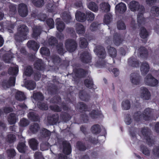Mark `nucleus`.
I'll return each instance as SVG.
<instances>
[{
	"label": "nucleus",
	"mask_w": 159,
	"mask_h": 159,
	"mask_svg": "<svg viewBox=\"0 0 159 159\" xmlns=\"http://www.w3.org/2000/svg\"><path fill=\"white\" fill-rule=\"evenodd\" d=\"M128 64L132 67H137L139 66V61L134 57H131L128 59Z\"/></svg>",
	"instance_id": "c85d7f7f"
},
{
	"label": "nucleus",
	"mask_w": 159,
	"mask_h": 159,
	"mask_svg": "<svg viewBox=\"0 0 159 159\" xmlns=\"http://www.w3.org/2000/svg\"><path fill=\"white\" fill-rule=\"evenodd\" d=\"M33 97V98L36 101H43L44 98L43 94L40 92L34 93Z\"/></svg>",
	"instance_id": "e433bc0d"
},
{
	"label": "nucleus",
	"mask_w": 159,
	"mask_h": 159,
	"mask_svg": "<svg viewBox=\"0 0 159 159\" xmlns=\"http://www.w3.org/2000/svg\"><path fill=\"white\" fill-rule=\"evenodd\" d=\"M75 17L76 20L80 22H84L86 20V14L80 11H77Z\"/></svg>",
	"instance_id": "393cba45"
},
{
	"label": "nucleus",
	"mask_w": 159,
	"mask_h": 159,
	"mask_svg": "<svg viewBox=\"0 0 159 159\" xmlns=\"http://www.w3.org/2000/svg\"><path fill=\"white\" fill-rule=\"evenodd\" d=\"M74 72L76 77L82 78L85 77L87 74V71L83 68H75L74 69Z\"/></svg>",
	"instance_id": "9b49d317"
},
{
	"label": "nucleus",
	"mask_w": 159,
	"mask_h": 159,
	"mask_svg": "<svg viewBox=\"0 0 159 159\" xmlns=\"http://www.w3.org/2000/svg\"><path fill=\"white\" fill-rule=\"evenodd\" d=\"M37 105L38 107L41 110L46 111L48 109V106L46 102H38Z\"/></svg>",
	"instance_id": "3c124183"
},
{
	"label": "nucleus",
	"mask_w": 159,
	"mask_h": 159,
	"mask_svg": "<svg viewBox=\"0 0 159 159\" xmlns=\"http://www.w3.org/2000/svg\"><path fill=\"white\" fill-rule=\"evenodd\" d=\"M61 99L59 96H55L50 100V102L52 103L59 104V103L61 101Z\"/></svg>",
	"instance_id": "0e129e2a"
},
{
	"label": "nucleus",
	"mask_w": 159,
	"mask_h": 159,
	"mask_svg": "<svg viewBox=\"0 0 159 159\" xmlns=\"http://www.w3.org/2000/svg\"><path fill=\"white\" fill-rule=\"evenodd\" d=\"M112 20V16L110 13L106 14L104 16L103 22L106 25L109 24Z\"/></svg>",
	"instance_id": "c03bdc74"
},
{
	"label": "nucleus",
	"mask_w": 159,
	"mask_h": 159,
	"mask_svg": "<svg viewBox=\"0 0 159 159\" xmlns=\"http://www.w3.org/2000/svg\"><path fill=\"white\" fill-rule=\"evenodd\" d=\"M129 8L132 11H139L143 12L145 11L144 6L142 5H140L138 2L134 0L130 2Z\"/></svg>",
	"instance_id": "20e7f679"
},
{
	"label": "nucleus",
	"mask_w": 159,
	"mask_h": 159,
	"mask_svg": "<svg viewBox=\"0 0 159 159\" xmlns=\"http://www.w3.org/2000/svg\"><path fill=\"white\" fill-rule=\"evenodd\" d=\"M29 129L33 134H35L37 132L39 129V126L38 123H34L30 125Z\"/></svg>",
	"instance_id": "a19ab883"
},
{
	"label": "nucleus",
	"mask_w": 159,
	"mask_h": 159,
	"mask_svg": "<svg viewBox=\"0 0 159 159\" xmlns=\"http://www.w3.org/2000/svg\"><path fill=\"white\" fill-rule=\"evenodd\" d=\"M131 105L130 101L128 100H126L122 101L121 103V107L122 109L124 110H127L130 108Z\"/></svg>",
	"instance_id": "37998d69"
},
{
	"label": "nucleus",
	"mask_w": 159,
	"mask_h": 159,
	"mask_svg": "<svg viewBox=\"0 0 159 159\" xmlns=\"http://www.w3.org/2000/svg\"><path fill=\"white\" fill-rule=\"evenodd\" d=\"M62 144L63 146L62 152L66 155H69L71 152V145L69 142L66 140L63 141Z\"/></svg>",
	"instance_id": "1a4fd4ad"
},
{
	"label": "nucleus",
	"mask_w": 159,
	"mask_h": 159,
	"mask_svg": "<svg viewBox=\"0 0 159 159\" xmlns=\"http://www.w3.org/2000/svg\"><path fill=\"white\" fill-rule=\"evenodd\" d=\"M29 33L28 27L24 24H21L18 26L17 32L14 35L15 40L18 42H22L26 39Z\"/></svg>",
	"instance_id": "f257e3e1"
},
{
	"label": "nucleus",
	"mask_w": 159,
	"mask_h": 159,
	"mask_svg": "<svg viewBox=\"0 0 159 159\" xmlns=\"http://www.w3.org/2000/svg\"><path fill=\"white\" fill-rule=\"evenodd\" d=\"M58 19L60 20V18L57 19L56 23V28L57 30L60 32H62L65 28V25L64 23L62 21H57Z\"/></svg>",
	"instance_id": "f704fd0d"
},
{
	"label": "nucleus",
	"mask_w": 159,
	"mask_h": 159,
	"mask_svg": "<svg viewBox=\"0 0 159 159\" xmlns=\"http://www.w3.org/2000/svg\"><path fill=\"white\" fill-rule=\"evenodd\" d=\"M33 5L36 7H42L44 5V0H32Z\"/></svg>",
	"instance_id": "6e6d98bb"
},
{
	"label": "nucleus",
	"mask_w": 159,
	"mask_h": 159,
	"mask_svg": "<svg viewBox=\"0 0 159 159\" xmlns=\"http://www.w3.org/2000/svg\"><path fill=\"white\" fill-rule=\"evenodd\" d=\"M84 84L86 87L89 89H95L97 88L91 78L89 77L85 79L84 80Z\"/></svg>",
	"instance_id": "2eb2a0df"
},
{
	"label": "nucleus",
	"mask_w": 159,
	"mask_h": 159,
	"mask_svg": "<svg viewBox=\"0 0 159 159\" xmlns=\"http://www.w3.org/2000/svg\"><path fill=\"white\" fill-rule=\"evenodd\" d=\"M7 120L10 125L14 124L16 121V114L11 113L10 114L7 118Z\"/></svg>",
	"instance_id": "c9c22d12"
},
{
	"label": "nucleus",
	"mask_w": 159,
	"mask_h": 159,
	"mask_svg": "<svg viewBox=\"0 0 159 159\" xmlns=\"http://www.w3.org/2000/svg\"><path fill=\"white\" fill-rule=\"evenodd\" d=\"M15 97L16 100L20 101H23L26 98L24 93L20 91L16 92Z\"/></svg>",
	"instance_id": "58836bf2"
},
{
	"label": "nucleus",
	"mask_w": 159,
	"mask_h": 159,
	"mask_svg": "<svg viewBox=\"0 0 159 159\" xmlns=\"http://www.w3.org/2000/svg\"><path fill=\"white\" fill-rule=\"evenodd\" d=\"M40 52L41 55L46 56H48L50 55V51L46 47H42L40 49Z\"/></svg>",
	"instance_id": "603ef678"
},
{
	"label": "nucleus",
	"mask_w": 159,
	"mask_h": 159,
	"mask_svg": "<svg viewBox=\"0 0 159 159\" xmlns=\"http://www.w3.org/2000/svg\"><path fill=\"white\" fill-rule=\"evenodd\" d=\"M149 35V33L146 29L143 26L141 27L140 29L139 35L143 39L147 38Z\"/></svg>",
	"instance_id": "7c9ffc66"
},
{
	"label": "nucleus",
	"mask_w": 159,
	"mask_h": 159,
	"mask_svg": "<svg viewBox=\"0 0 159 159\" xmlns=\"http://www.w3.org/2000/svg\"><path fill=\"white\" fill-rule=\"evenodd\" d=\"M47 8L49 12L54 13L57 12V7L52 3H48Z\"/></svg>",
	"instance_id": "8fccbe9b"
},
{
	"label": "nucleus",
	"mask_w": 159,
	"mask_h": 159,
	"mask_svg": "<svg viewBox=\"0 0 159 159\" xmlns=\"http://www.w3.org/2000/svg\"><path fill=\"white\" fill-rule=\"evenodd\" d=\"M42 30V29L40 26H35L33 29L32 37L35 39H37L41 34Z\"/></svg>",
	"instance_id": "4be33fe9"
},
{
	"label": "nucleus",
	"mask_w": 159,
	"mask_h": 159,
	"mask_svg": "<svg viewBox=\"0 0 159 159\" xmlns=\"http://www.w3.org/2000/svg\"><path fill=\"white\" fill-rule=\"evenodd\" d=\"M143 114L140 111L135 112L133 115V118L135 121L137 122L140 121L142 120Z\"/></svg>",
	"instance_id": "a18cd8bd"
},
{
	"label": "nucleus",
	"mask_w": 159,
	"mask_h": 159,
	"mask_svg": "<svg viewBox=\"0 0 159 159\" xmlns=\"http://www.w3.org/2000/svg\"><path fill=\"white\" fill-rule=\"evenodd\" d=\"M140 70L142 74L143 75H145L149 71V65L146 61L143 62L140 66Z\"/></svg>",
	"instance_id": "f3484780"
},
{
	"label": "nucleus",
	"mask_w": 159,
	"mask_h": 159,
	"mask_svg": "<svg viewBox=\"0 0 159 159\" xmlns=\"http://www.w3.org/2000/svg\"><path fill=\"white\" fill-rule=\"evenodd\" d=\"M17 9L18 13L21 16L24 17L28 15L27 6L25 4L21 3L19 4Z\"/></svg>",
	"instance_id": "0eeeda50"
},
{
	"label": "nucleus",
	"mask_w": 159,
	"mask_h": 159,
	"mask_svg": "<svg viewBox=\"0 0 159 159\" xmlns=\"http://www.w3.org/2000/svg\"><path fill=\"white\" fill-rule=\"evenodd\" d=\"M34 68L40 71H43L45 69L44 64L41 59L36 61L34 64Z\"/></svg>",
	"instance_id": "6ab92c4d"
},
{
	"label": "nucleus",
	"mask_w": 159,
	"mask_h": 159,
	"mask_svg": "<svg viewBox=\"0 0 159 159\" xmlns=\"http://www.w3.org/2000/svg\"><path fill=\"white\" fill-rule=\"evenodd\" d=\"M19 71L18 68L16 67H10L8 69V74L12 75H16Z\"/></svg>",
	"instance_id": "4d7b16f0"
},
{
	"label": "nucleus",
	"mask_w": 159,
	"mask_h": 159,
	"mask_svg": "<svg viewBox=\"0 0 159 159\" xmlns=\"http://www.w3.org/2000/svg\"><path fill=\"white\" fill-rule=\"evenodd\" d=\"M86 19L88 20L92 21L94 18V14L90 11L86 12Z\"/></svg>",
	"instance_id": "69168bd1"
},
{
	"label": "nucleus",
	"mask_w": 159,
	"mask_h": 159,
	"mask_svg": "<svg viewBox=\"0 0 159 159\" xmlns=\"http://www.w3.org/2000/svg\"><path fill=\"white\" fill-rule=\"evenodd\" d=\"M59 116L57 113L48 115L47 117L48 123L50 125L57 124L59 120Z\"/></svg>",
	"instance_id": "6e6552de"
},
{
	"label": "nucleus",
	"mask_w": 159,
	"mask_h": 159,
	"mask_svg": "<svg viewBox=\"0 0 159 159\" xmlns=\"http://www.w3.org/2000/svg\"><path fill=\"white\" fill-rule=\"evenodd\" d=\"M102 114L101 111L93 110L89 114L90 117L93 119H97L100 117Z\"/></svg>",
	"instance_id": "c756f323"
},
{
	"label": "nucleus",
	"mask_w": 159,
	"mask_h": 159,
	"mask_svg": "<svg viewBox=\"0 0 159 159\" xmlns=\"http://www.w3.org/2000/svg\"><path fill=\"white\" fill-rule=\"evenodd\" d=\"M88 8L92 11L96 12L98 10V7L95 2H90L87 5Z\"/></svg>",
	"instance_id": "ea45409f"
},
{
	"label": "nucleus",
	"mask_w": 159,
	"mask_h": 159,
	"mask_svg": "<svg viewBox=\"0 0 159 159\" xmlns=\"http://www.w3.org/2000/svg\"><path fill=\"white\" fill-rule=\"evenodd\" d=\"M98 57L102 59L97 61L98 64L101 67H104L106 65V62L103 60L106 56V52L104 47L101 46H98L94 50Z\"/></svg>",
	"instance_id": "f03ea898"
},
{
	"label": "nucleus",
	"mask_w": 159,
	"mask_h": 159,
	"mask_svg": "<svg viewBox=\"0 0 159 159\" xmlns=\"http://www.w3.org/2000/svg\"><path fill=\"white\" fill-rule=\"evenodd\" d=\"M28 48L31 50L36 52L39 48V45L36 41L33 40H30L27 43Z\"/></svg>",
	"instance_id": "4468645a"
},
{
	"label": "nucleus",
	"mask_w": 159,
	"mask_h": 159,
	"mask_svg": "<svg viewBox=\"0 0 159 159\" xmlns=\"http://www.w3.org/2000/svg\"><path fill=\"white\" fill-rule=\"evenodd\" d=\"M80 46L81 48H86L88 44V42L84 37H80Z\"/></svg>",
	"instance_id": "13d9d810"
},
{
	"label": "nucleus",
	"mask_w": 159,
	"mask_h": 159,
	"mask_svg": "<svg viewBox=\"0 0 159 159\" xmlns=\"http://www.w3.org/2000/svg\"><path fill=\"white\" fill-rule=\"evenodd\" d=\"M115 9L120 13L122 14L126 11L127 7L125 4L121 2L116 6Z\"/></svg>",
	"instance_id": "a878e982"
},
{
	"label": "nucleus",
	"mask_w": 159,
	"mask_h": 159,
	"mask_svg": "<svg viewBox=\"0 0 159 159\" xmlns=\"http://www.w3.org/2000/svg\"><path fill=\"white\" fill-rule=\"evenodd\" d=\"M140 151L145 155L148 156L150 154V151L148 148L144 145H141L140 146Z\"/></svg>",
	"instance_id": "bf43d9fd"
},
{
	"label": "nucleus",
	"mask_w": 159,
	"mask_h": 159,
	"mask_svg": "<svg viewBox=\"0 0 159 159\" xmlns=\"http://www.w3.org/2000/svg\"><path fill=\"white\" fill-rule=\"evenodd\" d=\"M29 143L31 148L33 150H36L38 148L39 143L38 141L34 138L30 139Z\"/></svg>",
	"instance_id": "cd10ccee"
},
{
	"label": "nucleus",
	"mask_w": 159,
	"mask_h": 159,
	"mask_svg": "<svg viewBox=\"0 0 159 159\" xmlns=\"http://www.w3.org/2000/svg\"><path fill=\"white\" fill-rule=\"evenodd\" d=\"M76 107L79 111L81 113L85 112L88 109L87 105L83 102H78L77 104Z\"/></svg>",
	"instance_id": "aec40b11"
},
{
	"label": "nucleus",
	"mask_w": 159,
	"mask_h": 159,
	"mask_svg": "<svg viewBox=\"0 0 159 159\" xmlns=\"http://www.w3.org/2000/svg\"><path fill=\"white\" fill-rule=\"evenodd\" d=\"M28 117L29 120L33 121H37L39 119L38 114L33 111L29 112L27 115Z\"/></svg>",
	"instance_id": "473e14b6"
},
{
	"label": "nucleus",
	"mask_w": 159,
	"mask_h": 159,
	"mask_svg": "<svg viewBox=\"0 0 159 159\" xmlns=\"http://www.w3.org/2000/svg\"><path fill=\"white\" fill-rule=\"evenodd\" d=\"M25 87L30 90H33L36 87L35 82L32 80H27L25 83Z\"/></svg>",
	"instance_id": "72a5a7b5"
},
{
	"label": "nucleus",
	"mask_w": 159,
	"mask_h": 159,
	"mask_svg": "<svg viewBox=\"0 0 159 159\" xmlns=\"http://www.w3.org/2000/svg\"><path fill=\"white\" fill-rule=\"evenodd\" d=\"M138 53L140 57L144 59H147L148 56V52L145 47L142 46L138 49Z\"/></svg>",
	"instance_id": "a211bd4d"
},
{
	"label": "nucleus",
	"mask_w": 159,
	"mask_h": 159,
	"mask_svg": "<svg viewBox=\"0 0 159 159\" xmlns=\"http://www.w3.org/2000/svg\"><path fill=\"white\" fill-rule=\"evenodd\" d=\"M48 42L49 44L51 46H54L58 43L57 40L55 37H53L50 38L48 39Z\"/></svg>",
	"instance_id": "e2e57ef3"
},
{
	"label": "nucleus",
	"mask_w": 159,
	"mask_h": 159,
	"mask_svg": "<svg viewBox=\"0 0 159 159\" xmlns=\"http://www.w3.org/2000/svg\"><path fill=\"white\" fill-rule=\"evenodd\" d=\"M79 96L81 100L85 102L88 101L90 98V95L84 90L80 91Z\"/></svg>",
	"instance_id": "412c9836"
},
{
	"label": "nucleus",
	"mask_w": 159,
	"mask_h": 159,
	"mask_svg": "<svg viewBox=\"0 0 159 159\" xmlns=\"http://www.w3.org/2000/svg\"><path fill=\"white\" fill-rule=\"evenodd\" d=\"M85 140L93 144H97L98 143V141L95 138H93L92 136L89 135L85 138Z\"/></svg>",
	"instance_id": "338daca9"
},
{
	"label": "nucleus",
	"mask_w": 159,
	"mask_h": 159,
	"mask_svg": "<svg viewBox=\"0 0 159 159\" xmlns=\"http://www.w3.org/2000/svg\"><path fill=\"white\" fill-rule=\"evenodd\" d=\"M92 57L90 54L87 51H84L80 56L81 61L84 63H88L90 62Z\"/></svg>",
	"instance_id": "9d476101"
},
{
	"label": "nucleus",
	"mask_w": 159,
	"mask_h": 159,
	"mask_svg": "<svg viewBox=\"0 0 159 159\" xmlns=\"http://www.w3.org/2000/svg\"><path fill=\"white\" fill-rule=\"evenodd\" d=\"M33 70L31 66H28L25 68L24 74L25 75L30 76L33 73Z\"/></svg>",
	"instance_id": "5fc2aeb1"
},
{
	"label": "nucleus",
	"mask_w": 159,
	"mask_h": 159,
	"mask_svg": "<svg viewBox=\"0 0 159 159\" xmlns=\"http://www.w3.org/2000/svg\"><path fill=\"white\" fill-rule=\"evenodd\" d=\"M7 153L8 157L13 158L16 155V152L13 149H10L7 151Z\"/></svg>",
	"instance_id": "774afa93"
},
{
	"label": "nucleus",
	"mask_w": 159,
	"mask_h": 159,
	"mask_svg": "<svg viewBox=\"0 0 159 159\" xmlns=\"http://www.w3.org/2000/svg\"><path fill=\"white\" fill-rule=\"evenodd\" d=\"M152 111L151 109L148 108H146L143 113V118L146 121L149 120L151 119Z\"/></svg>",
	"instance_id": "5701e85b"
},
{
	"label": "nucleus",
	"mask_w": 159,
	"mask_h": 159,
	"mask_svg": "<svg viewBox=\"0 0 159 159\" xmlns=\"http://www.w3.org/2000/svg\"><path fill=\"white\" fill-rule=\"evenodd\" d=\"M151 13L153 16H159V7L157 6L152 7L151 9Z\"/></svg>",
	"instance_id": "09e8293b"
},
{
	"label": "nucleus",
	"mask_w": 159,
	"mask_h": 159,
	"mask_svg": "<svg viewBox=\"0 0 159 159\" xmlns=\"http://www.w3.org/2000/svg\"><path fill=\"white\" fill-rule=\"evenodd\" d=\"M90 131L93 134L98 135L101 132V126L98 124H94L91 127Z\"/></svg>",
	"instance_id": "b1692460"
},
{
	"label": "nucleus",
	"mask_w": 159,
	"mask_h": 159,
	"mask_svg": "<svg viewBox=\"0 0 159 159\" xmlns=\"http://www.w3.org/2000/svg\"><path fill=\"white\" fill-rule=\"evenodd\" d=\"M108 52L110 56L112 57H115L117 55V51L116 49L114 47L111 46H108L107 47Z\"/></svg>",
	"instance_id": "49530a36"
},
{
	"label": "nucleus",
	"mask_w": 159,
	"mask_h": 159,
	"mask_svg": "<svg viewBox=\"0 0 159 159\" xmlns=\"http://www.w3.org/2000/svg\"><path fill=\"white\" fill-rule=\"evenodd\" d=\"M144 81L146 85L152 87L156 86L158 83V81L151 74L147 75L144 78Z\"/></svg>",
	"instance_id": "39448f33"
},
{
	"label": "nucleus",
	"mask_w": 159,
	"mask_h": 159,
	"mask_svg": "<svg viewBox=\"0 0 159 159\" xmlns=\"http://www.w3.org/2000/svg\"><path fill=\"white\" fill-rule=\"evenodd\" d=\"M141 96L143 99L149 100L151 97V94L148 89L144 87H142L140 89Z\"/></svg>",
	"instance_id": "ddd939ff"
},
{
	"label": "nucleus",
	"mask_w": 159,
	"mask_h": 159,
	"mask_svg": "<svg viewBox=\"0 0 159 159\" xmlns=\"http://www.w3.org/2000/svg\"><path fill=\"white\" fill-rule=\"evenodd\" d=\"M117 26L119 30H124L126 29L125 23L122 20H119L117 21Z\"/></svg>",
	"instance_id": "052dcab7"
},
{
	"label": "nucleus",
	"mask_w": 159,
	"mask_h": 159,
	"mask_svg": "<svg viewBox=\"0 0 159 159\" xmlns=\"http://www.w3.org/2000/svg\"><path fill=\"white\" fill-rule=\"evenodd\" d=\"M60 118L62 121L67 122L71 118V116L68 113L66 112L62 111L61 112L60 115Z\"/></svg>",
	"instance_id": "bb28decb"
},
{
	"label": "nucleus",
	"mask_w": 159,
	"mask_h": 159,
	"mask_svg": "<svg viewBox=\"0 0 159 159\" xmlns=\"http://www.w3.org/2000/svg\"><path fill=\"white\" fill-rule=\"evenodd\" d=\"M16 140V137L14 134H8L7 137V141L10 143L14 142Z\"/></svg>",
	"instance_id": "680f3d73"
},
{
	"label": "nucleus",
	"mask_w": 159,
	"mask_h": 159,
	"mask_svg": "<svg viewBox=\"0 0 159 159\" xmlns=\"http://www.w3.org/2000/svg\"><path fill=\"white\" fill-rule=\"evenodd\" d=\"M26 148V146L24 142H19L17 147L18 151L21 153H25V152Z\"/></svg>",
	"instance_id": "4c0bfd02"
},
{
	"label": "nucleus",
	"mask_w": 159,
	"mask_h": 159,
	"mask_svg": "<svg viewBox=\"0 0 159 159\" xmlns=\"http://www.w3.org/2000/svg\"><path fill=\"white\" fill-rule=\"evenodd\" d=\"M64 44L66 49L70 52H74L77 48V43L76 41L72 39H66Z\"/></svg>",
	"instance_id": "7ed1b4c3"
},
{
	"label": "nucleus",
	"mask_w": 159,
	"mask_h": 159,
	"mask_svg": "<svg viewBox=\"0 0 159 159\" xmlns=\"http://www.w3.org/2000/svg\"><path fill=\"white\" fill-rule=\"evenodd\" d=\"M141 133L144 138L148 144L149 145H152L154 143V141L150 136L151 131L148 128H142Z\"/></svg>",
	"instance_id": "423d86ee"
},
{
	"label": "nucleus",
	"mask_w": 159,
	"mask_h": 159,
	"mask_svg": "<svg viewBox=\"0 0 159 159\" xmlns=\"http://www.w3.org/2000/svg\"><path fill=\"white\" fill-rule=\"evenodd\" d=\"M130 79L131 83L135 85L139 84L141 77L139 75V74L137 73H131L130 75Z\"/></svg>",
	"instance_id": "f8f14e48"
},
{
	"label": "nucleus",
	"mask_w": 159,
	"mask_h": 159,
	"mask_svg": "<svg viewBox=\"0 0 159 159\" xmlns=\"http://www.w3.org/2000/svg\"><path fill=\"white\" fill-rule=\"evenodd\" d=\"M113 41L115 45L118 46L122 43V40L120 34L117 33H116L114 35Z\"/></svg>",
	"instance_id": "2f4dec72"
},
{
	"label": "nucleus",
	"mask_w": 159,
	"mask_h": 159,
	"mask_svg": "<svg viewBox=\"0 0 159 159\" xmlns=\"http://www.w3.org/2000/svg\"><path fill=\"white\" fill-rule=\"evenodd\" d=\"M41 136L44 138H49L51 135V132L47 129L43 128L41 132Z\"/></svg>",
	"instance_id": "864d4df0"
},
{
	"label": "nucleus",
	"mask_w": 159,
	"mask_h": 159,
	"mask_svg": "<svg viewBox=\"0 0 159 159\" xmlns=\"http://www.w3.org/2000/svg\"><path fill=\"white\" fill-rule=\"evenodd\" d=\"M63 46V44L62 43H60L57 44L56 47V49L58 53L61 55H63L65 53V50Z\"/></svg>",
	"instance_id": "de8ad7c7"
},
{
	"label": "nucleus",
	"mask_w": 159,
	"mask_h": 159,
	"mask_svg": "<svg viewBox=\"0 0 159 159\" xmlns=\"http://www.w3.org/2000/svg\"><path fill=\"white\" fill-rule=\"evenodd\" d=\"M76 146L77 149L81 152H84L87 149H89L91 148L89 145L86 146L84 143L80 141L76 142Z\"/></svg>",
	"instance_id": "dca6fc26"
},
{
	"label": "nucleus",
	"mask_w": 159,
	"mask_h": 159,
	"mask_svg": "<svg viewBox=\"0 0 159 159\" xmlns=\"http://www.w3.org/2000/svg\"><path fill=\"white\" fill-rule=\"evenodd\" d=\"M77 33L79 34H84L85 31V29L83 25L80 23L77 24L76 29Z\"/></svg>",
	"instance_id": "79ce46f5"
}]
</instances>
